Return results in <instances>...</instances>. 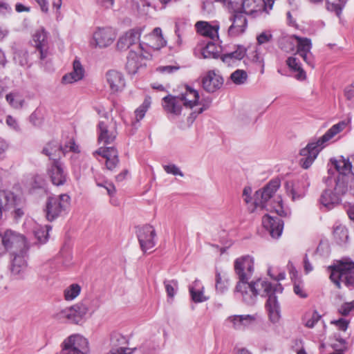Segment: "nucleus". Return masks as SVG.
<instances>
[{"label":"nucleus","instance_id":"1","mask_svg":"<svg viewBox=\"0 0 354 354\" xmlns=\"http://www.w3.org/2000/svg\"><path fill=\"white\" fill-rule=\"evenodd\" d=\"M282 290L283 287L280 283L272 286L271 283L259 279L255 281L248 283L242 290L236 294H240L243 302L248 305H254L258 295L268 297L266 308L270 321L276 323L280 319V306L275 293L281 292Z\"/></svg>","mask_w":354,"mask_h":354},{"label":"nucleus","instance_id":"2","mask_svg":"<svg viewBox=\"0 0 354 354\" xmlns=\"http://www.w3.org/2000/svg\"><path fill=\"white\" fill-rule=\"evenodd\" d=\"M275 0H223L227 9L231 22H247L246 16L256 17L266 11L268 8L272 9Z\"/></svg>","mask_w":354,"mask_h":354},{"label":"nucleus","instance_id":"3","mask_svg":"<svg viewBox=\"0 0 354 354\" xmlns=\"http://www.w3.org/2000/svg\"><path fill=\"white\" fill-rule=\"evenodd\" d=\"M347 125L345 121H341L333 125L322 137L315 142H309L306 147L300 150L301 158L299 160L300 165L304 169H308L313 164L319 151L337 133L343 131Z\"/></svg>","mask_w":354,"mask_h":354},{"label":"nucleus","instance_id":"4","mask_svg":"<svg viewBox=\"0 0 354 354\" xmlns=\"http://www.w3.org/2000/svg\"><path fill=\"white\" fill-rule=\"evenodd\" d=\"M280 187V180L274 179L270 180L264 187L257 190L254 198H251L252 188L245 187L243 191L244 201L248 205L250 212L256 210H263L266 207L267 202L273 196Z\"/></svg>","mask_w":354,"mask_h":354},{"label":"nucleus","instance_id":"5","mask_svg":"<svg viewBox=\"0 0 354 354\" xmlns=\"http://www.w3.org/2000/svg\"><path fill=\"white\" fill-rule=\"evenodd\" d=\"M330 272V279L338 288L340 283L344 282L346 286L354 287V262H339L337 265L328 267Z\"/></svg>","mask_w":354,"mask_h":354},{"label":"nucleus","instance_id":"6","mask_svg":"<svg viewBox=\"0 0 354 354\" xmlns=\"http://www.w3.org/2000/svg\"><path fill=\"white\" fill-rule=\"evenodd\" d=\"M235 273L239 277L234 292L236 294L241 291L242 288L248 283L254 272V259L249 255L243 256L238 258L234 261Z\"/></svg>","mask_w":354,"mask_h":354},{"label":"nucleus","instance_id":"7","mask_svg":"<svg viewBox=\"0 0 354 354\" xmlns=\"http://www.w3.org/2000/svg\"><path fill=\"white\" fill-rule=\"evenodd\" d=\"M71 198L66 194L48 198L46 205V214L48 221H52L65 214L70 207Z\"/></svg>","mask_w":354,"mask_h":354},{"label":"nucleus","instance_id":"8","mask_svg":"<svg viewBox=\"0 0 354 354\" xmlns=\"http://www.w3.org/2000/svg\"><path fill=\"white\" fill-rule=\"evenodd\" d=\"M1 244L6 250L12 254L16 252L26 253L28 249L25 236L17 232L7 230L3 234L0 233Z\"/></svg>","mask_w":354,"mask_h":354},{"label":"nucleus","instance_id":"9","mask_svg":"<svg viewBox=\"0 0 354 354\" xmlns=\"http://www.w3.org/2000/svg\"><path fill=\"white\" fill-rule=\"evenodd\" d=\"M88 313L87 305L78 303L71 308H65L55 315V318L62 322H68L78 324Z\"/></svg>","mask_w":354,"mask_h":354},{"label":"nucleus","instance_id":"10","mask_svg":"<svg viewBox=\"0 0 354 354\" xmlns=\"http://www.w3.org/2000/svg\"><path fill=\"white\" fill-rule=\"evenodd\" d=\"M98 142L104 145L113 143L118 136L117 122L111 121H100L97 124Z\"/></svg>","mask_w":354,"mask_h":354},{"label":"nucleus","instance_id":"11","mask_svg":"<svg viewBox=\"0 0 354 354\" xmlns=\"http://www.w3.org/2000/svg\"><path fill=\"white\" fill-rule=\"evenodd\" d=\"M309 186L310 181L307 176H302L297 182L287 181L285 183L286 193L293 201L304 198Z\"/></svg>","mask_w":354,"mask_h":354},{"label":"nucleus","instance_id":"12","mask_svg":"<svg viewBox=\"0 0 354 354\" xmlns=\"http://www.w3.org/2000/svg\"><path fill=\"white\" fill-rule=\"evenodd\" d=\"M291 38L297 41V54L311 68L315 67L314 57L311 53L312 41L307 37H299L297 35H292Z\"/></svg>","mask_w":354,"mask_h":354},{"label":"nucleus","instance_id":"13","mask_svg":"<svg viewBox=\"0 0 354 354\" xmlns=\"http://www.w3.org/2000/svg\"><path fill=\"white\" fill-rule=\"evenodd\" d=\"M137 236L140 248L145 253L152 249L156 245V232L153 227L150 225H145L140 227L137 231Z\"/></svg>","mask_w":354,"mask_h":354},{"label":"nucleus","instance_id":"14","mask_svg":"<svg viewBox=\"0 0 354 354\" xmlns=\"http://www.w3.org/2000/svg\"><path fill=\"white\" fill-rule=\"evenodd\" d=\"M47 176L54 185L61 186L65 184L67 180V173L64 170V165L59 160H54L48 165Z\"/></svg>","mask_w":354,"mask_h":354},{"label":"nucleus","instance_id":"15","mask_svg":"<svg viewBox=\"0 0 354 354\" xmlns=\"http://www.w3.org/2000/svg\"><path fill=\"white\" fill-rule=\"evenodd\" d=\"M115 38V30L110 26L98 28L93 33V41L91 45L95 47L105 48L110 46Z\"/></svg>","mask_w":354,"mask_h":354},{"label":"nucleus","instance_id":"16","mask_svg":"<svg viewBox=\"0 0 354 354\" xmlns=\"http://www.w3.org/2000/svg\"><path fill=\"white\" fill-rule=\"evenodd\" d=\"M48 34L44 29L37 30L32 35V45L39 51V59L44 61L47 59L48 53Z\"/></svg>","mask_w":354,"mask_h":354},{"label":"nucleus","instance_id":"17","mask_svg":"<svg viewBox=\"0 0 354 354\" xmlns=\"http://www.w3.org/2000/svg\"><path fill=\"white\" fill-rule=\"evenodd\" d=\"M62 350H67L72 351H83L89 353L88 342L83 336L74 334L67 337L63 342Z\"/></svg>","mask_w":354,"mask_h":354},{"label":"nucleus","instance_id":"18","mask_svg":"<svg viewBox=\"0 0 354 354\" xmlns=\"http://www.w3.org/2000/svg\"><path fill=\"white\" fill-rule=\"evenodd\" d=\"M262 225L274 239H278L282 234L283 222L278 216L265 215L262 218Z\"/></svg>","mask_w":354,"mask_h":354},{"label":"nucleus","instance_id":"19","mask_svg":"<svg viewBox=\"0 0 354 354\" xmlns=\"http://www.w3.org/2000/svg\"><path fill=\"white\" fill-rule=\"evenodd\" d=\"M93 154H98L105 158L106 168L109 171H113L119 164L118 151L113 147H100Z\"/></svg>","mask_w":354,"mask_h":354},{"label":"nucleus","instance_id":"20","mask_svg":"<svg viewBox=\"0 0 354 354\" xmlns=\"http://www.w3.org/2000/svg\"><path fill=\"white\" fill-rule=\"evenodd\" d=\"M142 30L140 28H132L120 37L117 42V48L120 50H127L130 46L139 41Z\"/></svg>","mask_w":354,"mask_h":354},{"label":"nucleus","instance_id":"21","mask_svg":"<svg viewBox=\"0 0 354 354\" xmlns=\"http://www.w3.org/2000/svg\"><path fill=\"white\" fill-rule=\"evenodd\" d=\"M203 88L207 93H214L219 89L223 84V77L215 73L214 71H209L202 78Z\"/></svg>","mask_w":354,"mask_h":354},{"label":"nucleus","instance_id":"22","mask_svg":"<svg viewBox=\"0 0 354 354\" xmlns=\"http://www.w3.org/2000/svg\"><path fill=\"white\" fill-rule=\"evenodd\" d=\"M183 102L178 95L173 96L168 95L162 99V106L164 110L171 115V118L178 116L181 114Z\"/></svg>","mask_w":354,"mask_h":354},{"label":"nucleus","instance_id":"23","mask_svg":"<svg viewBox=\"0 0 354 354\" xmlns=\"http://www.w3.org/2000/svg\"><path fill=\"white\" fill-rule=\"evenodd\" d=\"M203 44H198L194 49V54L196 57L203 59L218 58L219 50L216 45L212 41H208L204 46Z\"/></svg>","mask_w":354,"mask_h":354},{"label":"nucleus","instance_id":"24","mask_svg":"<svg viewBox=\"0 0 354 354\" xmlns=\"http://www.w3.org/2000/svg\"><path fill=\"white\" fill-rule=\"evenodd\" d=\"M25 254L26 253L21 254L20 252L12 254L14 257L12 260L10 271L12 274L17 279L23 278L26 270L27 263L24 258Z\"/></svg>","mask_w":354,"mask_h":354},{"label":"nucleus","instance_id":"25","mask_svg":"<svg viewBox=\"0 0 354 354\" xmlns=\"http://www.w3.org/2000/svg\"><path fill=\"white\" fill-rule=\"evenodd\" d=\"M85 71L80 61L75 58L73 62V71L62 77L64 84H72L82 80Z\"/></svg>","mask_w":354,"mask_h":354},{"label":"nucleus","instance_id":"26","mask_svg":"<svg viewBox=\"0 0 354 354\" xmlns=\"http://www.w3.org/2000/svg\"><path fill=\"white\" fill-rule=\"evenodd\" d=\"M106 78L113 93L122 91L125 86V81L122 74L117 71H109L106 73Z\"/></svg>","mask_w":354,"mask_h":354},{"label":"nucleus","instance_id":"27","mask_svg":"<svg viewBox=\"0 0 354 354\" xmlns=\"http://www.w3.org/2000/svg\"><path fill=\"white\" fill-rule=\"evenodd\" d=\"M256 321L254 315H232L227 319V322L232 324L235 330H244Z\"/></svg>","mask_w":354,"mask_h":354},{"label":"nucleus","instance_id":"28","mask_svg":"<svg viewBox=\"0 0 354 354\" xmlns=\"http://www.w3.org/2000/svg\"><path fill=\"white\" fill-rule=\"evenodd\" d=\"M183 102V106L187 109H192L197 105L199 100V93L198 91L186 86L185 91L178 95Z\"/></svg>","mask_w":354,"mask_h":354},{"label":"nucleus","instance_id":"29","mask_svg":"<svg viewBox=\"0 0 354 354\" xmlns=\"http://www.w3.org/2000/svg\"><path fill=\"white\" fill-rule=\"evenodd\" d=\"M246 52L247 50L243 46L238 45L234 51L223 54L221 59L224 63L231 65L242 59L245 56Z\"/></svg>","mask_w":354,"mask_h":354},{"label":"nucleus","instance_id":"30","mask_svg":"<svg viewBox=\"0 0 354 354\" xmlns=\"http://www.w3.org/2000/svg\"><path fill=\"white\" fill-rule=\"evenodd\" d=\"M196 28L197 32L203 37L212 39L218 37L219 26L217 24L214 26L211 24H196Z\"/></svg>","mask_w":354,"mask_h":354},{"label":"nucleus","instance_id":"31","mask_svg":"<svg viewBox=\"0 0 354 354\" xmlns=\"http://www.w3.org/2000/svg\"><path fill=\"white\" fill-rule=\"evenodd\" d=\"M61 149L59 143L53 140L46 143L41 151V153L48 156L50 160L54 161V160L60 159Z\"/></svg>","mask_w":354,"mask_h":354},{"label":"nucleus","instance_id":"32","mask_svg":"<svg viewBox=\"0 0 354 354\" xmlns=\"http://www.w3.org/2000/svg\"><path fill=\"white\" fill-rule=\"evenodd\" d=\"M286 64L292 72L296 73L295 77L297 80H304L306 79V73L301 68V63L297 58L295 57H288L286 60Z\"/></svg>","mask_w":354,"mask_h":354},{"label":"nucleus","instance_id":"33","mask_svg":"<svg viewBox=\"0 0 354 354\" xmlns=\"http://www.w3.org/2000/svg\"><path fill=\"white\" fill-rule=\"evenodd\" d=\"M212 102V98L209 97L202 98L201 101L198 100V104H200L201 106L198 110L192 111L187 118L189 127L193 124L194 121L199 114L202 113L210 107Z\"/></svg>","mask_w":354,"mask_h":354},{"label":"nucleus","instance_id":"34","mask_svg":"<svg viewBox=\"0 0 354 354\" xmlns=\"http://www.w3.org/2000/svg\"><path fill=\"white\" fill-rule=\"evenodd\" d=\"M230 286L229 278L227 274L221 273L216 270L215 274V288L216 290L219 293L225 292Z\"/></svg>","mask_w":354,"mask_h":354},{"label":"nucleus","instance_id":"35","mask_svg":"<svg viewBox=\"0 0 354 354\" xmlns=\"http://www.w3.org/2000/svg\"><path fill=\"white\" fill-rule=\"evenodd\" d=\"M333 237L339 245L346 243L348 239L347 228L342 224L336 223L333 228Z\"/></svg>","mask_w":354,"mask_h":354},{"label":"nucleus","instance_id":"36","mask_svg":"<svg viewBox=\"0 0 354 354\" xmlns=\"http://www.w3.org/2000/svg\"><path fill=\"white\" fill-rule=\"evenodd\" d=\"M140 57L135 53H131L127 57L126 68L129 74H135L137 73L140 64L139 62Z\"/></svg>","mask_w":354,"mask_h":354},{"label":"nucleus","instance_id":"37","mask_svg":"<svg viewBox=\"0 0 354 354\" xmlns=\"http://www.w3.org/2000/svg\"><path fill=\"white\" fill-rule=\"evenodd\" d=\"M151 104V98L145 99L142 104L135 111L136 120L132 122V125L136 126L145 115V113Z\"/></svg>","mask_w":354,"mask_h":354},{"label":"nucleus","instance_id":"38","mask_svg":"<svg viewBox=\"0 0 354 354\" xmlns=\"http://www.w3.org/2000/svg\"><path fill=\"white\" fill-rule=\"evenodd\" d=\"M14 60L24 67L29 68L32 65V59L28 57V53L26 50L15 52Z\"/></svg>","mask_w":354,"mask_h":354},{"label":"nucleus","instance_id":"39","mask_svg":"<svg viewBox=\"0 0 354 354\" xmlns=\"http://www.w3.org/2000/svg\"><path fill=\"white\" fill-rule=\"evenodd\" d=\"M6 101L15 109L21 108L24 104V99L19 92H11L6 95Z\"/></svg>","mask_w":354,"mask_h":354},{"label":"nucleus","instance_id":"40","mask_svg":"<svg viewBox=\"0 0 354 354\" xmlns=\"http://www.w3.org/2000/svg\"><path fill=\"white\" fill-rule=\"evenodd\" d=\"M345 3V0H326V7L328 11L334 12L337 16H339Z\"/></svg>","mask_w":354,"mask_h":354},{"label":"nucleus","instance_id":"41","mask_svg":"<svg viewBox=\"0 0 354 354\" xmlns=\"http://www.w3.org/2000/svg\"><path fill=\"white\" fill-rule=\"evenodd\" d=\"M111 344L113 348H120V346H126L128 344L127 337L120 333L113 332L111 335Z\"/></svg>","mask_w":354,"mask_h":354},{"label":"nucleus","instance_id":"42","mask_svg":"<svg viewBox=\"0 0 354 354\" xmlns=\"http://www.w3.org/2000/svg\"><path fill=\"white\" fill-rule=\"evenodd\" d=\"M81 287L77 283H73L64 290V298L67 301L73 300L80 293Z\"/></svg>","mask_w":354,"mask_h":354},{"label":"nucleus","instance_id":"43","mask_svg":"<svg viewBox=\"0 0 354 354\" xmlns=\"http://www.w3.org/2000/svg\"><path fill=\"white\" fill-rule=\"evenodd\" d=\"M50 230H51V227L49 225H46L45 227L39 226L34 230L35 236L40 243H46L48 240Z\"/></svg>","mask_w":354,"mask_h":354},{"label":"nucleus","instance_id":"44","mask_svg":"<svg viewBox=\"0 0 354 354\" xmlns=\"http://www.w3.org/2000/svg\"><path fill=\"white\" fill-rule=\"evenodd\" d=\"M163 283L167 297L171 299L174 298L178 288V281L175 279L165 280Z\"/></svg>","mask_w":354,"mask_h":354},{"label":"nucleus","instance_id":"45","mask_svg":"<svg viewBox=\"0 0 354 354\" xmlns=\"http://www.w3.org/2000/svg\"><path fill=\"white\" fill-rule=\"evenodd\" d=\"M230 78L235 84H243L248 79V74L243 70L237 69L231 74Z\"/></svg>","mask_w":354,"mask_h":354},{"label":"nucleus","instance_id":"46","mask_svg":"<svg viewBox=\"0 0 354 354\" xmlns=\"http://www.w3.org/2000/svg\"><path fill=\"white\" fill-rule=\"evenodd\" d=\"M149 37L151 39L156 40V41L158 42L157 45L156 46L149 44L150 46L153 48H158L160 46H165L166 44V41L162 37V30L160 28H154L153 32L149 35Z\"/></svg>","mask_w":354,"mask_h":354},{"label":"nucleus","instance_id":"47","mask_svg":"<svg viewBox=\"0 0 354 354\" xmlns=\"http://www.w3.org/2000/svg\"><path fill=\"white\" fill-rule=\"evenodd\" d=\"M247 24H242L241 25L236 24H232L228 29V34L232 37H236L242 35L246 30Z\"/></svg>","mask_w":354,"mask_h":354},{"label":"nucleus","instance_id":"48","mask_svg":"<svg viewBox=\"0 0 354 354\" xmlns=\"http://www.w3.org/2000/svg\"><path fill=\"white\" fill-rule=\"evenodd\" d=\"M61 156H65L66 153L69 151H72L74 153L80 152L78 146L75 144V140L73 139H70L68 142H66L64 146L60 145Z\"/></svg>","mask_w":354,"mask_h":354},{"label":"nucleus","instance_id":"49","mask_svg":"<svg viewBox=\"0 0 354 354\" xmlns=\"http://www.w3.org/2000/svg\"><path fill=\"white\" fill-rule=\"evenodd\" d=\"M95 183L97 186L104 187L106 192L109 196H113L116 192L115 185L109 181H99V179L95 177Z\"/></svg>","mask_w":354,"mask_h":354},{"label":"nucleus","instance_id":"50","mask_svg":"<svg viewBox=\"0 0 354 354\" xmlns=\"http://www.w3.org/2000/svg\"><path fill=\"white\" fill-rule=\"evenodd\" d=\"M251 61L260 67V73L261 74H263L264 73V60L257 50H255L253 52V55L251 57Z\"/></svg>","mask_w":354,"mask_h":354},{"label":"nucleus","instance_id":"51","mask_svg":"<svg viewBox=\"0 0 354 354\" xmlns=\"http://www.w3.org/2000/svg\"><path fill=\"white\" fill-rule=\"evenodd\" d=\"M10 198V194H6L4 192H0V218L2 216V211L10 205L9 201Z\"/></svg>","mask_w":354,"mask_h":354},{"label":"nucleus","instance_id":"52","mask_svg":"<svg viewBox=\"0 0 354 354\" xmlns=\"http://www.w3.org/2000/svg\"><path fill=\"white\" fill-rule=\"evenodd\" d=\"M354 308V300L344 303L338 309V312L344 316L348 315Z\"/></svg>","mask_w":354,"mask_h":354},{"label":"nucleus","instance_id":"53","mask_svg":"<svg viewBox=\"0 0 354 354\" xmlns=\"http://www.w3.org/2000/svg\"><path fill=\"white\" fill-rule=\"evenodd\" d=\"M192 301L195 303H201L208 299V297L204 295V290H200L198 291H194L192 294H190Z\"/></svg>","mask_w":354,"mask_h":354},{"label":"nucleus","instance_id":"54","mask_svg":"<svg viewBox=\"0 0 354 354\" xmlns=\"http://www.w3.org/2000/svg\"><path fill=\"white\" fill-rule=\"evenodd\" d=\"M164 169L167 174H170L174 176H183V173L180 170V169L174 164L164 165Z\"/></svg>","mask_w":354,"mask_h":354},{"label":"nucleus","instance_id":"55","mask_svg":"<svg viewBox=\"0 0 354 354\" xmlns=\"http://www.w3.org/2000/svg\"><path fill=\"white\" fill-rule=\"evenodd\" d=\"M272 37V34L269 31L263 32L257 36V42L259 45L263 44L270 41Z\"/></svg>","mask_w":354,"mask_h":354},{"label":"nucleus","instance_id":"56","mask_svg":"<svg viewBox=\"0 0 354 354\" xmlns=\"http://www.w3.org/2000/svg\"><path fill=\"white\" fill-rule=\"evenodd\" d=\"M331 324H335L339 330L346 331L348 328L349 322L345 319L340 318L337 320L332 321Z\"/></svg>","mask_w":354,"mask_h":354},{"label":"nucleus","instance_id":"57","mask_svg":"<svg viewBox=\"0 0 354 354\" xmlns=\"http://www.w3.org/2000/svg\"><path fill=\"white\" fill-rule=\"evenodd\" d=\"M200 290H204V286L201 281L198 279H196L189 286V291L190 294L194 292V291H198Z\"/></svg>","mask_w":354,"mask_h":354},{"label":"nucleus","instance_id":"58","mask_svg":"<svg viewBox=\"0 0 354 354\" xmlns=\"http://www.w3.org/2000/svg\"><path fill=\"white\" fill-rule=\"evenodd\" d=\"M320 318L319 315L317 312H314L310 318L305 324V326L308 328H313L315 324L319 321Z\"/></svg>","mask_w":354,"mask_h":354},{"label":"nucleus","instance_id":"59","mask_svg":"<svg viewBox=\"0 0 354 354\" xmlns=\"http://www.w3.org/2000/svg\"><path fill=\"white\" fill-rule=\"evenodd\" d=\"M12 12V8L7 3L0 1V15H9Z\"/></svg>","mask_w":354,"mask_h":354},{"label":"nucleus","instance_id":"60","mask_svg":"<svg viewBox=\"0 0 354 354\" xmlns=\"http://www.w3.org/2000/svg\"><path fill=\"white\" fill-rule=\"evenodd\" d=\"M130 348L127 346H120V348L112 347L111 350L107 354H130Z\"/></svg>","mask_w":354,"mask_h":354},{"label":"nucleus","instance_id":"61","mask_svg":"<svg viewBox=\"0 0 354 354\" xmlns=\"http://www.w3.org/2000/svg\"><path fill=\"white\" fill-rule=\"evenodd\" d=\"M6 124L8 127H10V128L15 131L19 130V126L18 124L17 120L12 118L11 115H8L6 117Z\"/></svg>","mask_w":354,"mask_h":354},{"label":"nucleus","instance_id":"62","mask_svg":"<svg viewBox=\"0 0 354 354\" xmlns=\"http://www.w3.org/2000/svg\"><path fill=\"white\" fill-rule=\"evenodd\" d=\"M179 68L177 66H160L158 68V71L162 73H172L176 71Z\"/></svg>","mask_w":354,"mask_h":354},{"label":"nucleus","instance_id":"63","mask_svg":"<svg viewBox=\"0 0 354 354\" xmlns=\"http://www.w3.org/2000/svg\"><path fill=\"white\" fill-rule=\"evenodd\" d=\"M344 95L347 100H354V86L350 85L346 87L344 90Z\"/></svg>","mask_w":354,"mask_h":354},{"label":"nucleus","instance_id":"64","mask_svg":"<svg viewBox=\"0 0 354 354\" xmlns=\"http://www.w3.org/2000/svg\"><path fill=\"white\" fill-rule=\"evenodd\" d=\"M294 292L297 295L301 298H306L307 297V295L304 292L303 288L299 284L294 285Z\"/></svg>","mask_w":354,"mask_h":354}]
</instances>
